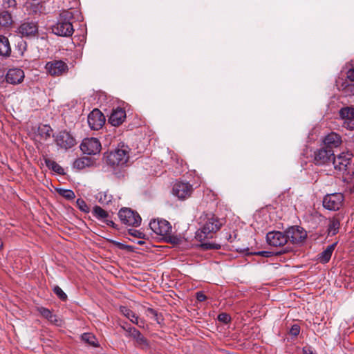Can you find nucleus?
Instances as JSON below:
<instances>
[{
    "mask_svg": "<svg viewBox=\"0 0 354 354\" xmlns=\"http://www.w3.org/2000/svg\"><path fill=\"white\" fill-rule=\"evenodd\" d=\"M118 216L122 223L127 225L138 227L141 223L140 216L129 208L121 209Z\"/></svg>",
    "mask_w": 354,
    "mask_h": 354,
    "instance_id": "obj_4",
    "label": "nucleus"
},
{
    "mask_svg": "<svg viewBox=\"0 0 354 354\" xmlns=\"http://www.w3.org/2000/svg\"><path fill=\"white\" fill-rule=\"evenodd\" d=\"M53 291L55 294L57 295V296L60 298L62 300H66L67 298V295L65 294V292L62 290L60 287L58 286H56L53 288Z\"/></svg>",
    "mask_w": 354,
    "mask_h": 354,
    "instance_id": "obj_36",
    "label": "nucleus"
},
{
    "mask_svg": "<svg viewBox=\"0 0 354 354\" xmlns=\"http://www.w3.org/2000/svg\"><path fill=\"white\" fill-rule=\"evenodd\" d=\"M18 30L24 37L35 36L38 32V25L35 21H26L20 25Z\"/></svg>",
    "mask_w": 354,
    "mask_h": 354,
    "instance_id": "obj_18",
    "label": "nucleus"
},
{
    "mask_svg": "<svg viewBox=\"0 0 354 354\" xmlns=\"http://www.w3.org/2000/svg\"><path fill=\"white\" fill-rule=\"evenodd\" d=\"M52 132L53 129L49 125L40 124L35 134L36 140L40 142L46 141L51 137Z\"/></svg>",
    "mask_w": 354,
    "mask_h": 354,
    "instance_id": "obj_21",
    "label": "nucleus"
},
{
    "mask_svg": "<svg viewBox=\"0 0 354 354\" xmlns=\"http://www.w3.org/2000/svg\"><path fill=\"white\" fill-rule=\"evenodd\" d=\"M257 254L262 256V257H269L272 256V252H269V251H260V252H257Z\"/></svg>",
    "mask_w": 354,
    "mask_h": 354,
    "instance_id": "obj_43",
    "label": "nucleus"
},
{
    "mask_svg": "<svg viewBox=\"0 0 354 354\" xmlns=\"http://www.w3.org/2000/svg\"><path fill=\"white\" fill-rule=\"evenodd\" d=\"M347 77L351 81L354 82V68L348 70L347 72Z\"/></svg>",
    "mask_w": 354,
    "mask_h": 354,
    "instance_id": "obj_45",
    "label": "nucleus"
},
{
    "mask_svg": "<svg viewBox=\"0 0 354 354\" xmlns=\"http://www.w3.org/2000/svg\"><path fill=\"white\" fill-rule=\"evenodd\" d=\"M218 319L223 323H228L230 321V317L226 313H221L218 315Z\"/></svg>",
    "mask_w": 354,
    "mask_h": 354,
    "instance_id": "obj_40",
    "label": "nucleus"
},
{
    "mask_svg": "<svg viewBox=\"0 0 354 354\" xmlns=\"http://www.w3.org/2000/svg\"><path fill=\"white\" fill-rule=\"evenodd\" d=\"M129 233L133 236H136V237H141V235H142V233L140 232L139 231H137V230H132V229H130L129 230Z\"/></svg>",
    "mask_w": 354,
    "mask_h": 354,
    "instance_id": "obj_44",
    "label": "nucleus"
},
{
    "mask_svg": "<svg viewBox=\"0 0 354 354\" xmlns=\"http://www.w3.org/2000/svg\"><path fill=\"white\" fill-rule=\"evenodd\" d=\"M201 248L204 250H218L221 248V245L214 243H204L201 245Z\"/></svg>",
    "mask_w": 354,
    "mask_h": 354,
    "instance_id": "obj_35",
    "label": "nucleus"
},
{
    "mask_svg": "<svg viewBox=\"0 0 354 354\" xmlns=\"http://www.w3.org/2000/svg\"><path fill=\"white\" fill-rule=\"evenodd\" d=\"M72 17V15L68 11H63L59 15L57 22L52 26V32L58 36L69 37L72 35L74 29L72 24L68 20Z\"/></svg>",
    "mask_w": 354,
    "mask_h": 354,
    "instance_id": "obj_2",
    "label": "nucleus"
},
{
    "mask_svg": "<svg viewBox=\"0 0 354 354\" xmlns=\"http://www.w3.org/2000/svg\"><path fill=\"white\" fill-rule=\"evenodd\" d=\"M147 315L158 324H160L163 320L162 316L151 308L147 310Z\"/></svg>",
    "mask_w": 354,
    "mask_h": 354,
    "instance_id": "obj_33",
    "label": "nucleus"
},
{
    "mask_svg": "<svg viewBox=\"0 0 354 354\" xmlns=\"http://www.w3.org/2000/svg\"><path fill=\"white\" fill-rule=\"evenodd\" d=\"M120 312L134 324L138 325L139 327H144V321L136 316L130 309L123 306L120 308Z\"/></svg>",
    "mask_w": 354,
    "mask_h": 354,
    "instance_id": "obj_23",
    "label": "nucleus"
},
{
    "mask_svg": "<svg viewBox=\"0 0 354 354\" xmlns=\"http://www.w3.org/2000/svg\"><path fill=\"white\" fill-rule=\"evenodd\" d=\"M200 218L204 222L196 232V238L200 241L216 233L223 225V222L212 214H203Z\"/></svg>",
    "mask_w": 354,
    "mask_h": 354,
    "instance_id": "obj_1",
    "label": "nucleus"
},
{
    "mask_svg": "<svg viewBox=\"0 0 354 354\" xmlns=\"http://www.w3.org/2000/svg\"><path fill=\"white\" fill-rule=\"evenodd\" d=\"M337 243L329 245L326 248L319 254V261L322 263H326L329 261L331 255L335 250Z\"/></svg>",
    "mask_w": 354,
    "mask_h": 354,
    "instance_id": "obj_26",
    "label": "nucleus"
},
{
    "mask_svg": "<svg viewBox=\"0 0 354 354\" xmlns=\"http://www.w3.org/2000/svg\"><path fill=\"white\" fill-rule=\"evenodd\" d=\"M266 240L270 245L274 247L284 245L288 242L286 233L279 231L268 232L266 235Z\"/></svg>",
    "mask_w": 354,
    "mask_h": 354,
    "instance_id": "obj_14",
    "label": "nucleus"
},
{
    "mask_svg": "<svg viewBox=\"0 0 354 354\" xmlns=\"http://www.w3.org/2000/svg\"><path fill=\"white\" fill-rule=\"evenodd\" d=\"M12 23V16L8 11H2L0 13V29L8 27Z\"/></svg>",
    "mask_w": 354,
    "mask_h": 354,
    "instance_id": "obj_27",
    "label": "nucleus"
},
{
    "mask_svg": "<svg viewBox=\"0 0 354 354\" xmlns=\"http://www.w3.org/2000/svg\"><path fill=\"white\" fill-rule=\"evenodd\" d=\"M287 240L292 243L303 242L307 237V232L302 227L294 226L290 227L286 232Z\"/></svg>",
    "mask_w": 354,
    "mask_h": 354,
    "instance_id": "obj_12",
    "label": "nucleus"
},
{
    "mask_svg": "<svg viewBox=\"0 0 354 354\" xmlns=\"http://www.w3.org/2000/svg\"><path fill=\"white\" fill-rule=\"evenodd\" d=\"M104 122L105 118L103 113L97 109L93 110L88 115V124L93 130L101 129Z\"/></svg>",
    "mask_w": 354,
    "mask_h": 354,
    "instance_id": "obj_13",
    "label": "nucleus"
},
{
    "mask_svg": "<svg viewBox=\"0 0 354 354\" xmlns=\"http://www.w3.org/2000/svg\"><path fill=\"white\" fill-rule=\"evenodd\" d=\"M193 187L189 183L176 182L172 189V193L180 200H185L191 196L193 192Z\"/></svg>",
    "mask_w": 354,
    "mask_h": 354,
    "instance_id": "obj_8",
    "label": "nucleus"
},
{
    "mask_svg": "<svg viewBox=\"0 0 354 354\" xmlns=\"http://www.w3.org/2000/svg\"><path fill=\"white\" fill-rule=\"evenodd\" d=\"M344 196L341 193L327 194L323 200V206L332 211L338 210L342 205Z\"/></svg>",
    "mask_w": 354,
    "mask_h": 354,
    "instance_id": "obj_7",
    "label": "nucleus"
},
{
    "mask_svg": "<svg viewBox=\"0 0 354 354\" xmlns=\"http://www.w3.org/2000/svg\"><path fill=\"white\" fill-rule=\"evenodd\" d=\"M60 194L67 199H73L75 198V194L72 190L63 189L60 191Z\"/></svg>",
    "mask_w": 354,
    "mask_h": 354,
    "instance_id": "obj_37",
    "label": "nucleus"
},
{
    "mask_svg": "<svg viewBox=\"0 0 354 354\" xmlns=\"http://www.w3.org/2000/svg\"><path fill=\"white\" fill-rule=\"evenodd\" d=\"M196 299L199 301H203L206 299V296L202 292H196Z\"/></svg>",
    "mask_w": 354,
    "mask_h": 354,
    "instance_id": "obj_41",
    "label": "nucleus"
},
{
    "mask_svg": "<svg viewBox=\"0 0 354 354\" xmlns=\"http://www.w3.org/2000/svg\"><path fill=\"white\" fill-rule=\"evenodd\" d=\"M149 227L155 234L162 236L169 235L171 232V226L166 220H153L149 223Z\"/></svg>",
    "mask_w": 354,
    "mask_h": 354,
    "instance_id": "obj_10",
    "label": "nucleus"
},
{
    "mask_svg": "<svg viewBox=\"0 0 354 354\" xmlns=\"http://www.w3.org/2000/svg\"><path fill=\"white\" fill-rule=\"evenodd\" d=\"M24 77L25 74L24 71L18 68L9 69L6 75V82L11 84H19L21 83Z\"/></svg>",
    "mask_w": 354,
    "mask_h": 354,
    "instance_id": "obj_19",
    "label": "nucleus"
},
{
    "mask_svg": "<svg viewBox=\"0 0 354 354\" xmlns=\"http://www.w3.org/2000/svg\"><path fill=\"white\" fill-rule=\"evenodd\" d=\"M2 6L5 8H14L17 4L15 0H2Z\"/></svg>",
    "mask_w": 354,
    "mask_h": 354,
    "instance_id": "obj_38",
    "label": "nucleus"
},
{
    "mask_svg": "<svg viewBox=\"0 0 354 354\" xmlns=\"http://www.w3.org/2000/svg\"><path fill=\"white\" fill-rule=\"evenodd\" d=\"M303 353L304 354H315L313 351L308 347H304L303 348Z\"/></svg>",
    "mask_w": 354,
    "mask_h": 354,
    "instance_id": "obj_46",
    "label": "nucleus"
},
{
    "mask_svg": "<svg viewBox=\"0 0 354 354\" xmlns=\"http://www.w3.org/2000/svg\"><path fill=\"white\" fill-rule=\"evenodd\" d=\"M45 163L46 166L51 169L53 171H55L56 173L59 174H62L64 173V169L59 165L57 162H55L54 160H50V159H46Z\"/></svg>",
    "mask_w": 354,
    "mask_h": 354,
    "instance_id": "obj_31",
    "label": "nucleus"
},
{
    "mask_svg": "<svg viewBox=\"0 0 354 354\" xmlns=\"http://www.w3.org/2000/svg\"><path fill=\"white\" fill-rule=\"evenodd\" d=\"M96 198L102 205H108L111 202L113 196L108 192H100L96 195Z\"/></svg>",
    "mask_w": 354,
    "mask_h": 354,
    "instance_id": "obj_28",
    "label": "nucleus"
},
{
    "mask_svg": "<svg viewBox=\"0 0 354 354\" xmlns=\"http://www.w3.org/2000/svg\"><path fill=\"white\" fill-rule=\"evenodd\" d=\"M37 310L42 317L48 319L51 323H53L56 325L61 324V319L57 315H53L49 309L44 307H39Z\"/></svg>",
    "mask_w": 354,
    "mask_h": 354,
    "instance_id": "obj_24",
    "label": "nucleus"
},
{
    "mask_svg": "<svg viewBox=\"0 0 354 354\" xmlns=\"http://www.w3.org/2000/svg\"><path fill=\"white\" fill-rule=\"evenodd\" d=\"M334 156L333 149L322 147L314 151L313 162L317 165H326L330 163Z\"/></svg>",
    "mask_w": 354,
    "mask_h": 354,
    "instance_id": "obj_5",
    "label": "nucleus"
},
{
    "mask_svg": "<svg viewBox=\"0 0 354 354\" xmlns=\"http://www.w3.org/2000/svg\"><path fill=\"white\" fill-rule=\"evenodd\" d=\"M339 115L344 120L343 125L348 129H354V108L345 107L339 111Z\"/></svg>",
    "mask_w": 354,
    "mask_h": 354,
    "instance_id": "obj_17",
    "label": "nucleus"
},
{
    "mask_svg": "<svg viewBox=\"0 0 354 354\" xmlns=\"http://www.w3.org/2000/svg\"><path fill=\"white\" fill-rule=\"evenodd\" d=\"M11 48L8 39L3 35H0V55L3 57L10 56Z\"/></svg>",
    "mask_w": 354,
    "mask_h": 354,
    "instance_id": "obj_25",
    "label": "nucleus"
},
{
    "mask_svg": "<svg viewBox=\"0 0 354 354\" xmlns=\"http://www.w3.org/2000/svg\"><path fill=\"white\" fill-rule=\"evenodd\" d=\"M93 216L97 219L105 220L108 217V213L101 207L95 205L92 212Z\"/></svg>",
    "mask_w": 354,
    "mask_h": 354,
    "instance_id": "obj_30",
    "label": "nucleus"
},
{
    "mask_svg": "<svg viewBox=\"0 0 354 354\" xmlns=\"http://www.w3.org/2000/svg\"><path fill=\"white\" fill-rule=\"evenodd\" d=\"M126 112L122 108H117L113 109L111 113L109 122L115 127H118L123 123L126 119Z\"/></svg>",
    "mask_w": 354,
    "mask_h": 354,
    "instance_id": "obj_20",
    "label": "nucleus"
},
{
    "mask_svg": "<svg viewBox=\"0 0 354 354\" xmlns=\"http://www.w3.org/2000/svg\"><path fill=\"white\" fill-rule=\"evenodd\" d=\"M122 328L127 332V336L132 337L138 346L142 348L149 347V342L147 339L140 333V332L134 327Z\"/></svg>",
    "mask_w": 354,
    "mask_h": 354,
    "instance_id": "obj_16",
    "label": "nucleus"
},
{
    "mask_svg": "<svg viewBox=\"0 0 354 354\" xmlns=\"http://www.w3.org/2000/svg\"><path fill=\"white\" fill-rule=\"evenodd\" d=\"M104 221L108 225H110V226H112V227H114V225L115 223L112 221H110V220H108V219H105L104 220Z\"/></svg>",
    "mask_w": 354,
    "mask_h": 354,
    "instance_id": "obj_47",
    "label": "nucleus"
},
{
    "mask_svg": "<svg viewBox=\"0 0 354 354\" xmlns=\"http://www.w3.org/2000/svg\"><path fill=\"white\" fill-rule=\"evenodd\" d=\"M80 149L84 153L88 155L97 154L101 150V144L95 138H87L82 140Z\"/></svg>",
    "mask_w": 354,
    "mask_h": 354,
    "instance_id": "obj_9",
    "label": "nucleus"
},
{
    "mask_svg": "<svg viewBox=\"0 0 354 354\" xmlns=\"http://www.w3.org/2000/svg\"><path fill=\"white\" fill-rule=\"evenodd\" d=\"M45 69L52 76H60L68 72V66L66 62L62 60H54L47 62Z\"/></svg>",
    "mask_w": 354,
    "mask_h": 354,
    "instance_id": "obj_6",
    "label": "nucleus"
},
{
    "mask_svg": "<svg viewBox=\"0 0 354 354\" xmlns=\"http://www.w3.org/2000/svg\"><path fill=\"white\" fill-rule=\"evenodd\" d=\"M339 228V222L336 218H333L330 221L328 232L330 235H335L338 232Z\"/></svg>",
    "mask_w": 354,
    "mask_h": 354,
    "instance_id": "obj_32",
    "label": "nucleus"
},
{
    "mask_svg": "<svg viewBox=\"0 0 354 354\" xmlns=\"http://www.w3.org/2000/svg\"><path fill=\"white\" fill-rule=\"evenodd\" d=\"M56 144L62 149H67L75 144V140L67 131H61L55 137Z\"/></svg>",
    "mask_w": 354,
    "mask_h": 354,
    "instance_id": "obj_15",
    "label": "nucleus"
},
{
    "mask_svg": "<svg viewBox=\"0 0 354 354\" xmlns=\"http://www.w3.org/2000/svg\"><path fill=\"white\" fill-rule=\"evenodd\" d=\"M76 203L77 207L82 212L85 213L89 212V207H88L86 202L83 199L78 198L76 201Z\"/></svg>",
    "mask_w": 354,
    "mask_h": 354,
    "instance_id": "obj_34",
    "label": "nucleus"
},
{
    "mask_svg": "<svg viewBox=\"0 0 354 354\" xmlns=\"http://www.w3.org/2000/svg\"><path fill=\"white\" fill-rule=\"evenodd\" d=\"M74 166L77 168H83L84 167V162L82 160H77L74 162Z\"/></svg>",
    "mask_w": 354,
    "mask_h": 354,
    "instance_id": "obj_42",
    "label": "nucleus"
},
{
    "mask_svg": "<svg viewBox=\"0 0 354 354\" xmlns=\"http://www.w3.org/2000/svg\"><path fill=\"white\" fill-rule=\"evenodd\" d=\"M129 160V152L126 149H116L106 156V162L112 166H123Z\"/></svg>",
    "mask_w": 354,
    "mask_h": 354,
    "instance_id": "obj_3",
    "label": "nucleus"
},
{
    "mask_svg": "<svg viewBox=\"0 0 354 354\" xmlns=\"http://www.w3.org/2000/svg\"><path fill=\"white\" fill-rule=\"evenodd\" d=\"M324 147L333 149V148L338 147L342 143L341 137L335 132H331L324 138Z\"/></svg>",
    "mask_w": 354,
    "mask_h": 354,
    "instance_id": "obj_22",
    "label": "nucleus"
},
{
    "mask_svg": "<svg viewBox=\"0 0 354 354\" xmlns=\"http://www.w3.org/2000/svg\"><path fill=\"white\" fill-rule=\"evenodd\" d=\"M300 332V327L297 324H294L290 329V333L292 336H297Z\"/></svg>",
    "mask_w": 354,
    "mask_h": 354,
    "instance_id": "obj_39",
    "label": "nucleus"
},
{
    "mask_svg": "<svg viewBox=\"0 0 354 354\" xmlns=\"http://www.w3.org/2000/svg\"><path fill=\"white\" fill-rule=\"evenodd\" d=\"M3 248V242L0 239V250Z\"/></svg>",
    "mask_w": 354,
    "mask_h": 354,
    "instance_id": "obj_48",
    "label": "nucleus"
},
{
    "mask_svg": "<svg viewBox=\"0 0 354 354\" xmlns=\"http://www.w3.org/2000/svg\"><path fill=\"white\" fill-rule=\"evenodd\" d=\"M82 340L88 343L91 346L93 347H97L99 346L98 342L96 337L92 334L89 333H84L82 337Z\"/></svg>",
    "mask_w": 354,
    "mask_h": 354,
    "instance_id": "obj_29",
    "label": "nucleus"
},
{
    "mask_svg": "<svg viewBox=\"0 0 354 354\" xmlns=\"http://www.w3.org/2000/svg\"><path fill=\"white\" fill-rule=\"evenodd\" d=\"M352 154L349 152H342L333 158L334 168L340 171H346L351 162Z\"/></svg>",
    "mask_w": 354,
    "mask_h": 354,
    "instance_id": "obj_11",
    "label": "nucleus"
}]
</instances>
